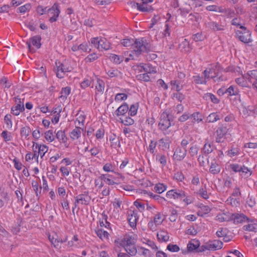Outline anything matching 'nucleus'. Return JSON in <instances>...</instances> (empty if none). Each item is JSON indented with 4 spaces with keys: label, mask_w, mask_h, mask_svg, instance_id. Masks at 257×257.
<instances>
[{
    "label": "nucleus",
    "mask_w": 257,
    "mask_h": 257,
    "mask_svg": "<svg viewBox=\"0 0 257 257\" xmlns=\"http://www.w3.org/2000/svg\"><path fill=\"white\" fill-rule=\"evenodd\" d=\"M159 148L164 151H166L169 149L170 143L168 140L161 139L158 142Z\"/></svg>",
    "instance_id": "obj_25"
},
{
    "label": "nucleus",
    "mask_w": 257,
    "mask_h": 257,
    "mask_svg": "<svg viewBox=\"0 0 257 257\" xmlns=\"http://www.w3.org/2000/svg\"><path fill=\"white\" fill-rule=\"evenodd\" d=\"M247 74L249 77L248 79L252 78L257 80V69L248 71Z\"/></svg>",
    "instance_id": "obj_58"
},
{
    "label": "nucleus",
    "mask_w": 257,
    "mask_h": 257,
    "mask_svg": "<svg viewBox=\"0 0 257 257\" xmlns=\"http://www.w3.org/2000/svg\"><path fill=\"white\" fill-rule=\"evenodd\" d=\"M194 80L196 83L199 84H205L206 80L205 78H203L198 75L194 76Z\"/></svg>",
    "instance_id": "obj_56"
},
{
    "label": "nucleus",
    "mask_w": 257,
    "mask_h": 257,
    "mask_svg": "<svg viewBox=\"0 0 257 257\" xmlns=\"http://www.w3.org/2000/svg\"><path fill=\"white\" fill-rule=\"evenodd\" d=\"M109 141L111 143V146L113 148H116L119 146V141L118 138H116V136L114 134H112L109 137Z\"/></svg>",
    "instance_id": "obj_31"
},
{
    "label": "nucleus",
    "mask_w": 257,
    "mask_h": 257,
    "mask_svg": "<svg viewBox=\"0 0 257 257\" xmlns=\"http://www.w3.org/2000/svg\"><path fill=\"white\" fill-rule=\"evenodd\" d=\"M167 16H169V18L165 23V29L163 32V35L165 37L170 36V33H171V26L170 25V24H169V22L170 21V19L171 18V15L170 14H168Z\"/></svg>",
    "instance_id": "obj_24"
},
{
    "label": "nucleus",
    "mask_w": 257,
    "mask_h": 257,
    "mask_svg": "<svg viewBox=\"0 0 257 257\" xmlns=\"http://www.w3.org/2000/svg\"><path fill=\"white\" fill-rule=\"evenodd\" d=\"M127 96L125 93H117L115 96V100L116 101H121L126 100Z\"/></svg>",
    "instance_id": "obj_61"
},
{
    "label": "nucleus",
    "mask_w": 257,
    "mask_h": 257,
    "mask_svg": "<svg viewBox=\"0 0 257 257\" xmlns=\"http://www.w3.org/2000/svg\"><path fill=\"white\" fill-rule=\"evenodd\" d=\"M132 7H136L138 10L142 12H149L152 10L151 6L142 3H132Z\"/></svg>",
    "instance_id": "obj_19"
},
{
    "label": "nucleus",
    "mask_w": 257,
    "mask_h": 257,
    "mask_svg": "<svg viewBox=\"0 0 257 257\" xmlns=\"http://www.w3.org/2000/svg\"><path fill=\"white\" fill-rule=\"evenodd\" d=\"M47 12L53 15L50 18L49 21L51 23L56 22L60 13L59 5L57 3H55L52 8L48 9Z\"/></svg>",
    "instance_id": "obj_10"
},
{
    "label": "nucleus",
    "mask_w": 257,
    "mask_h": 257,
    "mask_svg": "<svg viewBox=\"0 0 257 257\" xmlns=\"http://www.w3.org/2000/svg\"><path fill=\"white\" fill-rule=\"evenodd\" d=\"M164 221L162 215L161 213H158L154 217L153 221L156 225H160Z\"/></svg>",
    "instance_id": "obj_40"
},
{
    "label": "nucleus",
    "mask_w": 257,
    "mask_h": 257,
    "mask_svg": "<svg viewBox=\"0 0 257 257\" xmlns=\"http://www.w3.org/2000/svg\"><path fill=\"white\" fill-rule=\"evenodd\" d=\"M198 151V148L196 146L191 147L189 150V154L191 156L194 157L197 155Z\"/></svg>",
    "instance_id": "obj_64"
},
{
    "label": "nucleus",
    "mask_w": 257,
    "mask_h": 257,
    "mask_svg": "<svg viewBox=\"0 0 257 257\" xmlns=\"http://www.w3.org/2000/svg\"><path fill=\"white\" fill-rule=\"evenodd\" d=\"M79 50L81 52H89L91 49L87 43H83L79 45Z\"/></svg>",
    "instance_id": "obj_59"
},
{
    "label": "nucleus",
    "mask_w": 257,
    "mask_h": 257,
    "mask_svg": "<svg viewBox=\"0 0 257 257\" xmlns=\"http://www.w3.org/2000/svg\"><path fill=\"white\" fill-rule=\"evenodd\" d=\"M41 38L40 36H35L30 39L26 43L28 48L31 52H34L33 48L31 47V45L36 47V48H40L41 44L40 43Z\"/></svg>",
    "instance_id": "obj_9"
},
{
    "label": "nucleus",
    "mask_w": 257,
    "mask_h": 257,
    "mask_svg": "<svg viewBox=\"0 0 257 257\" xmlns=\"http://www.w3.org/2000/svg\"><path fill=\"white\" fill-rule=\"evenodd\" d=\"M191 117L193 118L194 121L200 122L202 120V115L198 112L193 113L191 115Z\"/></svg>",
    "instance_id": "obj_53"
},
{
    "label": "nucleus",
    "mask_w": 257,
    "mask_h": 257,
    "mask_svg": "<svg viewBox=\"0 0 257 257\" xmlns=\"http://www.w3.org/2000/svg\"><path fill=\"white\" fill-rule=\"evenodd\" d=\"M204 98L206 100H210L214 103H218L219 102V99L213 94L207 93L204 94Z\"/></svg>",
    "instance_id": "obj_32"
},
{
    "label": "nucleus",
    "mask_w": 257,
    "mask_h": 257,
    "mask_svg": "<svg viewBox=\"0 0 257 257\" xmlns=\"http://www.w3.org/2000/svg\"><path fill=\"white\" fill-rule=\"evenodd\" d=\"M214 147L213 146V143L211 142H207L205 143L202 148V152L204 155H207L211 153H212L213 151Z\"/></svg>",
    "instance_id": "obj_22"
},
{
    "label": "nucleus",
    "mask_w": 257,
    "mask_h": 257,
    "mask_svg": "<svg viewBox=\"0 0 257 257\" xmlns=\"http://www.w3.org/2000/svg\"><path fill=\"white\" fill-rule=\"evenodd\" d=\"M249 222L248 224L244 225L243 228L245 230L249 231H254L256 229V225L254 223H252V221L249 219Z\"/></svg>",
    "instance_id": "obj_39"
},
{
    "label": "nucleus",
    "mask_w": 257,
    "mask_h": 257,
    "mask_svg": "<svg viewBox=\"0 0 257 257\" xmlns=\"http://www.w3.org/2000/svg\"><path fill=\"white\" fill-rule=\"evenodd\" d=\"M171 126V121L169 118V113L163 112L160 116V121L158 124L159 130L164 132V134H169L167 130Z\"/></svg>",
    "instance_id": "obj_6"
},
{
    "label": "nucleus",
    "mask_w": 257,
    "mask_h": 257,
    "mask_svg": "<svg viewBox=\"0 0 257 257\" xmlns=\"http://www.w3.org/2000/svg\"><path fill=\"white\" fill-rule=\"evenodd\" d=\"M158 239L162 242H167L169 239L168 233L164 230H161L157 233Z\"/></svg>",
    "instance_id": "obj_23"
},
{
    "label": "nucleus",
    "mask_w": 257,
    "mask_h": 257,
    "mask_svg": "<svg viewBox=\"0 0 257 257\" xmlns=\"http://www.w3.org/2000/svg\"><path fill=\"white\" fill-rule=\"evenodd\" d=\"M216 218L217 220L220 222L227 221L230 219V217L224 213L218 215Z\"/></svg>",
    "instance_id": "obj_55"
},
{
    "label": "nucleus",
    "mask_w": 257,
    "mask_h": 257,
    "mask_svg": "<svg viewBox=\"0 0 257 257\" xmlns=\"http://www.w3.org/2000/svg\"><path fill=\"white\" fill-rule=\"evenodd\" d=\"M220 116L217 113L213 112L210 113L206 118V121L208 122H214L220 119Z\"/></svg>",
    "instance_id": "obj_29"
},
{
    "label": "nucleus",
    "mask_w": 257,
    "mask_h": 257,
    "mask_svg": "<svg viewBox=\"0 0 257 257\" xmlns=\"http://www.w3.org/2000/svg\"><path fill=\"white\" fill-rule=\"evenodd\" d=\"M188 21L191 22H199L201 19L200 15L198 14H190L188 16Z\"/></svg>",
    "instance_id": "obj_54"
},
{
    "label": "nucleus",
    "mask_w": 257,
    "mask_h": 257,
    "mask_svg": "<svg viewBox=\"0 0 257 257\" xmlns=\"http://www.w3.org/2000/svg\"><path fill=\"white\" fill-rule=\"evenodd\" d=\"M199 208L200 209V211L202 213L201 215L208 214L211 211V209L209 206L203 204H201L199 206Z\"/></svg>",
    "instance_id": "obj_60"
},
{
    "label": "nucleus",
    "mask_w": 257,
    "mask_h": 257,
    "mask_svg": "<svg viewBox=\"0 0 257 257\" xmlns=\"http://www.w3.org/2000/svg\"><path fill=\"white\" fill-rule=\"evenodd\" d=\"M230 219L233 220L236 223H241L245 221L249 222V218L242 213L232 214Z\"/></svg>",
    "instance_id": "obj_14"
},
{
    "label": "nucleus",
    "mask_w": 257,
    "mask_h": 257,
    "mask_svg": "<svg viewBox=\"0 0 257 257\" xmlns=\"http://www.w3.org/2000/svg\"><path fill=\"white\" fill-rule=\"evenodd\" d=\"M206 26L214 31H223L224 30V26L221 23L210 21L205 23Z\"/></svg>",
    "instance_id": "obj_15"
},
{
    "label": "nucleus",
    "mask_w": 257,
    "mask_h": 257,
    "mask_svg": "<svg viewBox=\"0 0 257 257\" xmlns=\"http://www.w3.org/2000/svg\"><path fill=\"white\" fill-rule=\"evenodd\" d=\"M104 85L105 84L103 80L100 79H97V84L95 86V88L98 92L102 93L104 91Z\"/></svg>",
    "instance_id": "obj_38"
},
{
    "label": "nucleus",
    "mask_w": 257,
    "mask_h": 257,
    "mask_svg": "<svg viewBox=\"0 0 257 257\" xmlns=\"http://www.w3.org/2000/svg\"><path fill=\"white\" fill-rule=\"evenodd\" d=\"M90 41L91 44L99 51L108 50L111 48L110 43L104 38H93Z\"/></svg>",
    "instance_id": "obj_4"
},
{
    "label": "nucleus",
    "mask_w": 257,
    "mask_h": 257,
    "mask_svg": "<svg viewBox=\"0 0 257 257\" xmlns=\"http://www.w3.org/2000/svg\"><path fill=\"white\" fill-rule=\"evenodd\" d=\"M56 138L60 141L65 142L66 137L64 131H58L56 135Z\"/></svg>",
    "instance_id": "obj_48"
},
{
    "label": "nucleus",
    "mask_w": 257,
    "mask_h": 257,
    "mask_svg": "<svg viewBox=\"0 0 257 257\" xmlns=\"http://www.w3.org/2000/svg\"><path fill=\"white\" fill-rule=\"evenodd\" d=\"M121 122L125 125H130L134 124V120L130 117L125 116L123 118H121Z\"/></svg>",
    "instance_id": "obj_51"
},
{
    "label": "nucleus",
    "mask_w": 257,
    "mask_h": 257,
    "mask_svg": "<svg viewBox=\"0 0 257 257\" xmlns=\"http://www.w3.org/2000/svg\"><path fill=\"white\" fill-rule=\"evenodd\" d=\"M139 104L138 103L132 104L128 110V113L131 116H135L138 111Z\"/></svg>",
    "instance_id": "obj_42"
},
{
    "label": "nucleus",
    "mask_w": 257,
    "mask_h": 257,
    "mask_svg": "<svg viewBox=\"0 0 257 257\" xmlns=\"http://www.w3.org/2000/svg\"><path fill=\"white\" fill-rule=\"evenodd\" d=\"M226 202L228 204H230L233 207H237L239 204V201L238 200L232 197H229L227 199Z\"/></svg>",
    "instance_id": "obj_50"
},
{
    "label": "nucleus",
    "mask_w": 257,
    "mask_h": 257,
    "mask_svg": "<svg viewBox=\"0 0 257 257\" xmlns=\"http://www.w3.org/2000/svg\"><path fill=\"white\" fill-rule=\"evenodd\" d=\"M45 138L46 139V140L47 141H48L49 142H53L55 139L54 136L53 135V131L49 130V131H47L45 133Z\"/></svg>",
    "instance_id": "obj_47"
},
{
    "label": "nucleus",
    "mask_w": 257,
    "mask_h": 257,
    "mask_svg": "<svg viewBox=\"0 0 257 257\" xmlns=\"http://www.w3.org/2000/svg\"><path fill=\"white\" fill-rule=\"evenodd\" d=\"M98 58V56L95 53L89 55L85 58V63L92 62Z\"/></svg>",
    "instance_id": "obj_57"
},
{
    "label": "nucleus",
    "mask_w": 257,
    "mask_h": 257,
    "mask_svg": "<svg viewBox=\"0 0 257 257\" xmlns=\"http://www.w3.org/2000/svg\"><path fill=\"white\" fill-rule=\"evenodd\" d=\"M167 189L166 186L163 184L159 183L156 185L154 189L158 193H162L164 192Z\"/></svg>",
    "instance_id": "obj_43"
},
{
    "label": "nucleus",
    "mask_w": 257,
    "mask_h": 257,
    "mask_svg": "<svg viewBox=\"0 0 257 257\" xmlns=\"http://www.w3.org/2000/svg\"><path fill=\"white\" fill-rule=\"evenodd\" d=\"M30 133V128L28 126H25L21 128L20 134L22 137H24L25 139H27Z\"/></svg>",
    "instance_id": "obj_37"
},
{
    "label": "nucleus",
    "mask_w": 257,
    "mask_h": 257,
    "mask_svg": "<svg viewBox=\"0 0 257 257\" xmlns=\"http://www.w3.org/2000/svg\"><path fill=\"white\" fill-rule=\"evenodd\" d=\"M206 10L209 11L216 12H223L224 11L222 10V8L219 7L216 5H210L206 7Z\"/></svg>",
    "instance_id": "obj_45"
},
{
    "label": "nucleus",
    "mask_w": 257,
    "mask_h": 257,
    "mask_svg": "<svg viewBox=\"0 0 257 257\" xmlns=\"http://www.w3.org/2000/svg\"><path fill=\"white\" fill-rule=\"evenodd\" d=\"M128 110V106L126 103H123L115 111L117 116L123 115Z\"/></svg>",
    "instance_id": "obj_21"
},
{
    "label": "nucleus",
    "mask_w": 257,
    "mask_h": 257,
    "mask_svg": "<svg viewBox=\"0 0 257 257\" xmlns=\"http://www.w3.org/2000/svg\"><path fill=\"white\" fill-rule=\"evenodd\" d=\"M97 235L101 239H107L108 237L109 233L102 229H99L96 231Z\"/></svg>",
    "instance_id": "obj_34"
},
{
    "label": "nucleus",
    "mask_w": 257,
    "mask_h": 257,
    "mask_svg": "<svg viewBox=\"0 0 257 257\" xmlns=\"http://www.w3.org/2000/svg\"><path fill=\"white\" fill-rule=\"evenodd\" d=\"M209 171L213 175L217 174L220 172V168L215 160L211 162Z\"/></svg>",
    "instance_id": "obj_27"
},
{
    "label": "nucleus",
    "mask_w": 257,
    "mask_h": 257,
    "mask_svg": "<svg viewBox=\"0 0 257 257\" xmlns=\"http://www.w3.org/2000/svg\"><path fill=\"white\" fill-rule=\"evenodd\" d=\"M200 243L198 240H193L190 242L187 245L188 250L190 251H192L200 247Z\"/></svg>",
    "instance_id": "obj_28"
},
{
    "label": "nucleus",
    "mask_w": 257,
    "mask_h": 257,
    "mask_svg": "<svg viewBox=\"0 0 257 257\" xmlns=\"http://www.w3.org/2000/svg\"><path fill=\"white\" fill-rule=\"evenodd\" d=\"M25 110L24 104L16 105L15 106L11 108V113L14 115H18L21 112H23Z\"/></svg>",
    "instance_id": "obj_26"
},
{
    "label": "nucleus",
    "mask_w": 257,
    "mask_h": 257,
    "mask_svg": "<svg viewBox=\"0 0 257 257\" xmlns=\"http://www.w3.org/2000/svg\"><path fill=\"white\" fill-rule=\"evenodd\" d=\"M180 48L181 49V51L185 52H189L191 50L189 43L186 40L180 45Z\"/></svg>",
    "instance_id": "obj_46"
},
{
    "label": "nucleus",
    "mask_w": 257,
    "mask_h": 257,
    "mask_svg": "<svg viewBox=\"0 0 257 257\" xmlns=\"http://www.w3.org/2000/svg\"><path fill=\"white\" fill-rule=\"evenodd\" d=\"M121 44L124 47L132 46L133 50L129 54V57L125 58L124 62H128L130 59L136 60L143 53L148 52L150 50V45L144 38L136 39H124Z\"/></svg>",
    "instance_id": "obj_1"
},
{
    "label": "nucleus",
    "mask_w": 257,
    "mask_h": 257,
    "mask_svg": "<svg viewBox=\"0 0 257 257\" xmlns=\"http://www.w3.org/2000/svg\"><path fill=\"white\" fill-rule=\"evenodd\" d=\"M191 141V138L189 136H186L185 138L182 140L181 145L183 148H186L187 145H188Z\"/></svg>",
    "instance_id": "obj_62"
},
{
    "label": "nucleus",
    "mask_w": 257,
    "mask_h": 257,
    "mask_svg": "<svg viewBox=\"0 0 257 257\" xmlns=\"http://www.w3.org/2000/svg\"><path fill=\"white\" fill-rule=\"evenodd\" d=\"M77 118L75 120V123L76 126H81L83 125V123L85 121V117L82 114H77Z\"/></svg>",
    "instance_id": "obj_33"
},
{
    "label": "nucleus",
    "mask_w": 257,
    "mask_h": 257,
    "mask_svg": "<svg viewBox=\"0 0 257 257\" xmlns=\"http://www.w3.org/2000/svg\"><path fill=\"white\" fill-rule=\"evenodd\" d=\"M167 248L171 252H178L180 250L179 247L177 244H169Z\"/></svg>",
    "instance_id": "obj_63"
},
{
    "label": "nucleus",
    "mask_w": 257,
    "mask_h": 257,
    "mask_svg": "<svg viewBox=\"0 0 257 257\" xmlns=\"http://www.w3.org/2000/svg\"><path fill=\"white\" fill-rule=\"evenodd\" d=\"M110 59L113 60L114 63L120 64L123 61L124 57L122 56H118L115 54H111L110 56Z\"/></svg>",
    "instance_id": "obj_41"
},
{
    "label": "nucleus",
    "mask_w": 257,
    "mask_h": 257,
    "mask_svg": "<svg viewBox=\"0 0 257 257\" xmlns=\"http://www.w3.org/2000/svg\"><path fill=\"white\" fill-rule=\"evenodd\" d=\"M82 131L83 128L81 127L76 126L70 134V138L73 140L78 139L81 136Z\"/></svg>",
    "instance_id": "obj_20"
},
{
    "label": "nucleus",
    "mask_w": 257,
    "mask_h": 257,
    "mask_svg": "<svg viewBox=\"0 0 257 257\" xmlns=\"http://www.w3.org/2000/svg\"><path fill=\"white\" fill-rule=\"evenodd\" d=\"M227 132V129L226 126L221 125L218 128L216 131V136L215 141L217 143L223 142V138Z\"/></svg>",
    "instance_id": "obj_12"
},
{
    "label": "nucleus",
    "mask_w": 257,
    "mask_h": 257,
    "mask_svg": "<svg viewBox=\"0 0 257 257\" xmlns=\"http://www.w3.org/2000/svg\"><path fill=\"white\" fill-rule=\"evenodd\" d=\"M241 30H237L235 34L238 39L244 43H249L252 41L251 32L243 26H240Z\"/></svg>",
    "instance_id": "obj_5"
},
{
    "label": "nucleus",
    "mask_w": 257,
    "mask_h": 257,
    "mask_svg": "<svg viewBox=\"0 0 257 257\" xmlns=\"http://www.w3.org/2000/svg\"><path fill=\"white\" fill-rule=\"evenodd\" d=\"M137 240V236L136 235H127L125 236L121 240L120 245L124 247L128 254L134 256L136 254L137 252L135 246Z\"/></svg>",
    "instance_id": "obj_2"
},
{
    "label": "nucleus",
    "mask_w": 257,
    "mask_h": 257,
    "mask_svg": "<svg viewBox=\"0 0 257 257\" xmlns=\"http://www.w3.org/2000/svg\"><path fill=\"white\" fill-rule=\"evenodd\" d=\"M222 246V242L219 240H209L200 246L197 251L201 252L206 250H216L221 249Z\"/></svg>",
    "instance_id": "obj_3"
},
{
    "label": "nucleus",
    "mask_w": 257,
    "mask_h": 257,
    "mask_svg": "<svg viewBox=\"0 0 257 257\" xmlns=\"http://www.w3.org/2000/svg\"><path fill=\"white\" fill-rule=\"evenodd\" d=\"M230 168L233 172H238L241 176H248L251 175L252 173L251 171L247 167L237 164H231Z\"/></svg>",
    "instance_id": "obj_7"
},
{
    "label": "nucleus",
    "mask_w": 257,
    "mask_h": 257,
    "mask_svg": "<svg viewBox=\"0 0 257 257\" xmlns=\"http://www.w3.org/2000/svg\"><path fill=\"white\" fill-rule=\"evenodd\" d=\"M71 91V88L69 87L62 88L61 91V96L60 98L62 100H65L69 95Z\"/></svg>",
    "instance_id": "obj_30"
},
{
    "label": "nucleus",
    "mask_w": 257,
    "mask_h": 257,
    "mask_svg": "<svg viewBox=\"0 0 257 257\" xmlns=\"http://www.w3.org/2000/svg\"><path fill=\"white\" fill-rule=\"evenodd\" d=\"M187 154V150L186 148H182L180 146L176 148L173 155V158L178 161L183 160Z\"/></svg>",
    "instance_id": "obj_11"
},
{
    "label": "nucleus",
    "mask_w": 257,
    "mask_h": 257,
    "mask_svg": "<svg viewBox=\"0 0 257 257\" xmlns=\"http://www.w3.org/2000/svg\"><path fill=\"white\" fill-rule=\"evenodd\" d=\"M4 121L7 125V127L8 128H11L13 125V122L12 121V115L10 114H7L4 117Z\"/></svg>",
    "instance_id": "obj_44"
},
{
    "label": "nucleus",
    "mask_w": 257,
    "mask_h": 257,
    "mask_svg": "<svg viewBox=\"0 0 257 257\" xmlns=\"http://www.w3.org/2000/svg\"><path fill=\"white\" fill-rule=\"evenodd\" d=\"M128 221L132 227L136 226L137 222L138 219L137 213L134 211H130L128 213Z\"/></svg>",
    "instance_id": "obj_17"
},
{
    "label": "nucleus",
    "mask_w": 257,
    "mask_h": 257,
    "mask_svg": "<svg viewBox=\"0 0 257 257\" xmlns=\"http://www.w3.org/2000/svg\"><path fill=\"white\" fill-rule=\"evenodd\" d=\"M72 68L67 65H58L57 66L56 75L58 78H62L66 72L71 71Z\"/></svg>",
    "instance_id": "obj_13"
},
{
    "label": "nucleus",
    "mask_w": 257,
    "mask_h": 257,
    "mask_svg": "<svg viewBox=\"0 0 257 257\" xmlns=\"http://www.w3.org/2000/svg\"><path fill=\"white\" fill-rule=\"evenodd\" d=\"M186 196L184 191L175 190L174 199H182Z\"/></svg>",
    "instance_id": "obj_52"
},
{
    "label": "nucleus",
    "mask_w": 257,
    "mask_h": 257,
    "mask_svg": "<svg viewBox=\"0 0 257 257\" xmlns=\"http://www.w3.org/2000/svg\"><path fill=\"white\" fill-rule=\"evenodd\" d=\"M225 93L229 95H236L238 94V90L235 86L231 85L226 90Z\"/></svg>",
    "instance_id": "obj_36"
},
{
    "label": "nucleus",
    "mask_w": 257,
    "mask_h": 257,
    "mask_svg": "<svg viewBox=\"0 0 257 257\" xmlns=\"http://www.w3.org/2000/svg\"><path fill=\"white\" fill-rule=\"evenodd\" d=\"M109 176V175L102 174L99 177V179L106 182L108 185H114L116 184L115 182L107 178V177Z\"/></svg>",
    "instance_id": "obj_49"
},
{
    "label": "nucleus",
    "mask_w": 257,
    "mask_h": 257,
    "mask_svg": "<svg viewBox=\"0 0 257 257\" xmlns=\"http://www.w3.org/2000/svg\"><path fill=\"white\" fill-rule=\"evenodd\" d=\"M33 149L38 150V153L41 156V158H42L46 153L47 152L48 148L45 145H41L33 142Z\"/></svg>",
    "instance_id": "obj_16"
},
{
    "label": "nucleus",
    "mask_w": 257,
    "mask_h": 257,
    "mask_svg": "<svg viewBox=\"0 0 257 257\" xmlns=\"http://www.w3.org/2000/svg\"><path fill=\"white\" fill-rule=\"evenodd\" d=\"M48 239L51 243L54 245V246L56 248L59 247V243L60 242H64L66 241V238L64 240L62 239H58L57 238V235L56 233H54L52 235L49 234L48 235Z\"/></svg>",
    "instance_id": "obj_18"
},
{
    "label": "nucleus",
    "mask_w": 257,
    "mask_h": 257,
    "mask_svg": "<svg viewBox=\"0 0 257 257\" xmlns=\"http://www.w3.org/2000/svg\"><path fill=\"white\" fill-rule=\"evenodd\" d=\"M75 207H77L79 204L81 205H87L89 203L91 198L88 193H84L77 195L75 197Z\"/></svg>",
    "instance_id": "obj_8"
},
{
    "label": "nucleus",
    "mask_w": 257,
    "mask_h": 257,
    "mask_svg": "<svg viewBox=\"0 0 257 257\" xmlns=\"http://www.w3.org/2000/svg\"><path fill=\"white\" fill-rule=\"evenodd\" d=\"M93 81V79L91 78L84 79L83 81L80 83V87L82 89H85L91 85Z\"/></svg>",
    "instance_id": "obj_35"
}]
</instances>
